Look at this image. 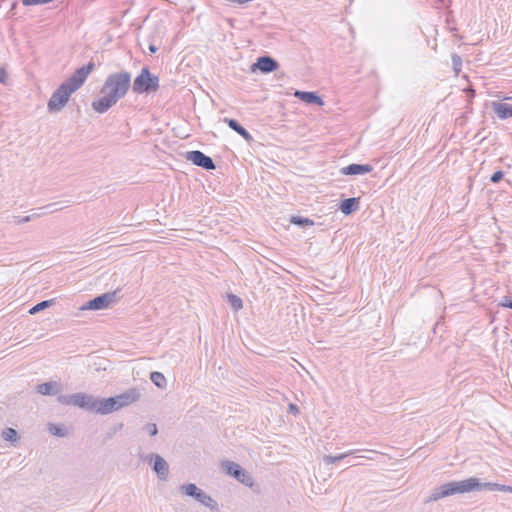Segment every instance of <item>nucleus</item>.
<instances>
[{"instance_id":"f257e3e1","label":"nucleus","mask_w":512,"mask_h":512,"mask_svg":"<svg viewBox=\"0 0 512 512\" xmlns=\"http://www.w3.org/2000/svg\"><path fill=\"white\" fill-rule=\"evenodd\" d=\"M94 68V62L90 61L86 65L76 69L69 78L62 82L52 93L48 101L47 108L49 112L61 111L69 101L70 96L84 84Z\"/></svg>"},{"instance_id":"1a4fd4ad","label":"nucleus","mask_w":512,"mask_h":512,"mask_svg":"<svg viewBox=\"0 0 512 512\" xmlns=\"http://www.w3.org/2000/svg\"><path fill=\"white\" fill-rule=\"evenodd\" d=\"M96 398L86 393L78 392L73 394L72 406L95 412Z\"/></svg>"},{"instance_id":"72a5a7b5","label":"nucleus","mask_w":512,"mask_h":512,"mask_svg":"<svg viewBox=\"0 0 512 512\" xmlns=\"http://www.w3.org/2000/svg\"><path fill=\"white\" fill-rule=\"evenodd\" d=\"M452 63H453L455 70H459V68H457V66H461V64H462L460 56L457 54H453L452 55Z\"/></svg>"},{"instance_id":"c9c22d12","label":"nucleus","mask_w":512,"mask_h":512,"mask_svg":"<svg viewBox=\"0 0 512 512\" xmlns=\"http://www.w3.org/2000/svg\"><path fill=\"white\" fill-rule=\"evenodd\" d=\"M288 413L293 414L294 416L299 414V408L296 404L290 403L288 405Z\"/></svg>"},{"instance_id":"4c0bfd02","label":"nucleus","mask_w":512,"mask_h":512,"mask_svg":"<svg viewBox=\"0 0 512 512\" xmlns=\"http://www.w3.org/2000/svg\"><path fill=\"white\" fill-rule=\"evenodd\" d=\"M502 307L510 308L512 309V300H510L508 297H504V300L500 304Z\"/></svg>"},{"instance_id":"4468645a","label":"nucleus","mask_w":512,"mask_h":512,"mask_svg":"<svg viewBox=\"0 0 512 512\" xmlns=\"http://www.w3.org/2000/svg\"><path fill=\"white\" fill-rule=\"evenodd\" d=\"M103 97H100L94 100L91 104L92 108L98 113L107 112L112 106H114L118 101L113 98L108 93H104Z\"/></svg>"},{"instance_id":"393cba45","label":"nucleus","mask_w":512,"mask_h":512,"mask_svg":"<svg viewBox=\"0 0 512 512\" xmlns=\"http://www.w3.org/2000/svg\"><path fill=\"white\" fill-rule=\"evenodd\" d=\"M290 223L300 226V227H303V228L307 227V226L314 225L313 220L306 218V217H302V216H292L290 219Z\"/></svg>"},{"instance_id":"f8f14e48","label":"nucleus","mask_w":512,"mask_h":512,"mask_svg":"<svg viewBox=\"0 0 512 512\" xmlns=\"http://www.w3.org/2000/svg\"><path fill=\"white\" fill-rule=\"evenodd\" d=\"M141 397V393L139 391V389L137 388H131V389H128L127 391L119 394V395H116V398L118 400V407L123 408V407H126V406H129L130 404L138 401Z\"/></svg>"},{"instance_id":"c03bdc74","label":"nucleus","mask_w":512,"mask_h":512,"mask_svg":"<svg viewBox=\"0 0 512 512\" xmlns=\"http://www.w3.org/2000/svg\"><path fill=\"white\" fill-rule=\"evenodd\" d=\"M359 457L366 458V459H372V457H371V456H369V454H366V455H359Z\"/></svg>"},{"instance_id":"2eb2a0df","label":"nucleus","mask_w":512,"mask_h":512,"mask_svg":"<svg viewBox=\"0 0 512 512\" xmlns=\"http://www.w3.org/2000/svg\"><path fill=\"white\" fill-rule=\"evenodd\" d=\"M294 95L307 104H314L318 106H322L324 104L323 99L316 92L297 90Z\"/></svg>"},{"instance_id":"7c9ffc66","label":"nucleus","mask_w":512,"mask_h":512,"mask_svg":"<svg viewBox=\"0 0 512 512\" xmlns=\"http://www.w3.org/2000/svg\"><path fill=\"white\" fill-rule=\"evenodd\" d=\"M73 394L71 395H59L57 397V401L62 405H71L72 406Z\"/></svg>"},{"instance_id":"bb28decb","label":"nucleus","mask_w":512,"mask_h":512,"mask_svg":"<svg viewBox=\"0 0 512 512\" xmlns=\"http://www.w3.org/2000/svg\"><path fill=\"white\" fill-rule=\"evenodd\" d=\"M2 437L6 441L15 442L18 439V433L13 428H5L2 431Z\"/></svg>"},{"instance_id":"5701e85b","label":"nucleus","mask_w":512,"mask_h":512,"mask_svg":"<svg viewBox=\"0 0 512 512\" xmlns=\"http://www.w3.org/2000/svg\"><path fill=\"white\" fill-rule=\"evenodd\" d=\"M150 380L158 388L163 389L166 387L167 381H166L165 376L161 372H158V371L152 372L150 374Z\"/></svg>"},{"instance_id":"a19ab883","label":"nucleus","mask_w":512,"mask_h":512,"mask_svg":"<svg viewBox=\"0 0 512 512\" xmlns=\"http://www.w3.org/2000/svg\"><path fill=\"white\" fill-rule=\"evenodd\" d=\"M41 214H38V213H34L32 215H28L27 217H29V221H31L32 219L36 218V217H40Z\"/></svg>"},{"instance_id":"0eeeda50","label":"nucleus","mask_w":512,"mask_h":512,"mask_svg":"<svg viewBox=\"0 0 512 512\" xmlns=\"http://www.w3.org/2000/svg\"><path fill=\"white\" fill-rule=\"evenodd\" d=\"M185 159L187 161H190L192 164L208 171L214 170L216 168L213 159L199 150H192L186 152Z\"/></svg>"},{"instance_id":"a211bd4d","label":"nucleus","mask_w":512,"mask_h":512,"mask_svg":"<svg viewBox=\"0 0 512 512\" xmlns=\"http://www.w3.org/2000/svg\"><path fill=\"white\" fill-rule=\"evenodd\" d=\"M339 209L344 215H351L359 209V198L351 197L342 200Z\"/></svg>"},{"instance_id":"2f4dec72","label":"nucleus","mask_w":512,"mask_h":512,"mask_svg":"<svg viewBox=\"0 0 512 512\" xmlns=\"http://www.w3.org/2000/svg\"><path fill=\"white\" fill-rule=\"evenodd\" d=\"M60 203H50L42 207L41 209L46 210L48 213H53L59 210H62L63 207L59 206Z\"/></svg>"},{"instance_id":"cd10ccee","label":"nucleus","mask_w":512,"mask_h":512,"mask_svg":"<svg viewBox=\"0 0 512 512\" xmlns=\"http://www.w3.org/2000/svg\"><path fill=\"white\" fill-rule=\"evenodd\" d=\"M228 301L234 310L238 311L243 307V302L240 297L234 294L228 295Z\"/></svg>"},{"instance_id":"f03ea898","label":"nucleus","mask_w":512,"mask_h":512,"mask_svg":"<svg viewBox=\"0 0 512 512\" xmlns=\"http://www.w3.org/2000/svg\"><path fill=\"white\" fill-rule=\"evenodd\" d=\"M479 487V479L475 477H471L462 481L447 482L441 486L435 487L431 494L424 499V503L427 504L430 502L438 501L442 498L454 494L476 491V489Z\"/></svg>"},{"instance_id":"473e14b6","label":"nucleus","mask_w":512,"mask_h":512,"mask_svg":"<svg viewBox=\"0 0 512 512\" xmlns=\"http://www.w3.org/2000/svg\"><path fill=\"white\" fill-rule=\"evenodd\" d=\"M503 177H504V172H503V171H501V170H498V171L494 172V173L491 175V177H490V181H491L492 183H498V182H500V181L503 179Z\"/></svg>"},{"instance_id":"423d86ee","label":"nucleus","mask_w":512,"mask_h":512,"mask_svg":"<svg viewBox=\"0 0 512 512\" xmlns=\"http://www.w3.org/2000/svg\"><path fill=\"white\" fill-rule=\"evenodd\" d=\"M221 466L228 475L232 476L239 482L246 485L252 484L251 477L247 474L245 469H243L239 464L233 461L225 460L221 463Z\"/></svg>"},{"instance_id":"37998d69","label":"nucleus","mask_w":512,"mask_h":512,"mask_svg":"<svg viewBox=\"0 0 512 512\" xmlns=\"http://www.w3.org/2000/svg\"><path fill=\"white\" fill-rule=\"evenodd\" d=\"M41 214H38V213H34L32 215H28L27 217H29V221H31L32 219L36 218V217H40Z\"/></svg>"},{"instance_id":"aec40b11","label":"nucleus","mask_w":512,"mask_h":512,"mask_svg":"<svg viewBox=\"0 0 512 512\" xmlns=\"http://www.w3.org/2000/svg\"><path fill=\"white\" fill-rule=\"evenodd\" d=\"M359 452L376 453L374 450H350L348 452L339 454L337 456L324 455L323 456V462L326 465L334 464L336 462H339V461L347 458L350 455H354V454L359 453Z\"/></svg>"},{"instance_id":"a18cd8bd","label":"nucleus","mask_w":512,"mask_h":512,"mask_svg":"<svg viewBox=\"0 0 512 512\" xmlns=\"http://www.w3.org/2000/svg\"><path fill=\"white\" fill-rule=\"evenodd\" d=\"M511 343H512V339H511Z\"/></svg>"},{"instance_id":"6e6552de","label":"nucleus","mask_w":512,"mask_h":512,"mask_svg":"<svg viewBox=\"0 0 512 512\" xmlns=\"http://www.w3.org/2000/svg\"><path fill=\"white\" fill-rule=\"evenodd\" d=\"M279 68V63L271 56L264 55L257 58L256 62L252 64L251 71L257 70L261 73H271Z\"/></svg>"},{"instance_id":"f704fd0d","label":"nucleus","mask_w":512,"mask_h":512,"mask_svg":"<svg viewBox=\"0 0 512 512\" xmlns=\"http://www.w3.org/2000/svg\"><path fill=\"white\" fill-rule=\"evenodd\" d=\"M13 219L14 223L18 225L29 222V217L26 216H14Z\"/></svg>"},{"instance_id":"f3484780","label":"nucleus","mask_w":512,"mask_h":512,"mask_svg":"<svg viewBox=\"0 0 512 512\" xmlns=\"http://www.w3.org/2000/svg\"><path fill=\"white\" fill-rule=\"evenodd\" d=\"M224 122L227 123L230 129L242 136L246 141L250 142L253 140L252 135L235 119L224 118Z\"/></svg>"},{"instance_id":"412c9836","label":"nucleus","mask_w":512,"mask_h":512,"mask_svg":"<svg viewBox=\"0 0 512 512\" xmlns=\"http://www.w3.org/2000/svg\"><path fill=\"white\" fill-rule=\"evenodd\" d=\"M479 486L480 487L477 488L476 491L489 490V491H502V492L512 493V486H509V485H504V484H499V483H490V482L481 483L479 481Z\"/></svg>"},{"instance_id":"39448f33","label":"nucleus","mask_w":512,"mask_h":512,"mask_svg":"<svg viewBox=\"0 0 512 512\" xmlns=\"http://www.w3.org/2000/svg\"><path fill=\"white\" fill-rule=\"evenodd\" d=\"M119 292L120 290H115L98 295L86 302L81 307V310H101L108 308L111 304L117 301Z\"/></svg>"},{"instance_id":"c85d7f7f","label":"nucleus","mask_w":512,"mask_h":512,"mask_svg":"<svg viewBox=\"0 0 512 512\" xmlns=\"http://www.w3.org/2000/svg\"><path fill=\"white\" fill-rule=\"evenodd\" d=\"M48 430L54 436L64 437L66 435L65 429L60 425L49 424Z\"/></svg>"},{"instance_id":"e433bc0d","label":"nucleus","mask_w":512,"mask_h":512,"mask_svg":"<svg viewBox=\"0 0 512 512\" xmlns=\"http://www.w3.org/2000/svg\"><path fill=\"white\" fill-rule=\"evenodd\" d=\"M8 79V74L5 68L0 67V83L5 84Z\"/></svg>"},{"instance_id":"b1692460","label":"nucleus","mask_w":512,"mask_h":512,"mask_svg":"<svg viewBox=\"0 0 512 512\" xmlns=\"http://www.w3.org/2000/svg\"><path fill=\"white\" fill-rule=\"evenodd\" d=\"M54 302H55V299L41 301V302L37 303L36 305H34L32 308H30L29 314L34 315L46 308H49L54 304Z\"/></svg>"},{"instance_id":"ea45409f","label":"nucleus","mask_w":512,"mask_h":512,"mask_svg":"<svg viewBox=\"0 0 512 512\" xmlns=\"http://www.w3.org/2000/svg\"><path fill=\"white\" fill-rule=\"evenodd\" d=\"M148 49H149L150 53L154 54V53L157 52L158 47L156 45H154V44H150Z\"/></svg>"},{"instance_id":"7ed1b4c3","label":"nucleus","mask_w":512,"mask_h":512,"mask_svg":"<svg viewBox=\"0 0 512 512\" xmlns=\"http://www.w3.org/2000/svg\"><path fill=\"white\" fill-rule=\"evenodd\" d=\"M131 86V73L128 71L116 72L108 75L101 93H108L117 101L125 97Z\"/></svg>"},{"instance_id":"79ce46f5","label":"nucleus","mask_w":512,"mask_h":512,"mask_svg":"<svg viewBox=\"0 0 512 512\" xmlns=\"http://www.w3.org/2000/svg\"><path fill=\"white\" fill-rule=\"evenodd\" d=\"M41 214H38V213H34L32 215H28L27 217H29V221H31L32 219L36 218V217H40Z\"/></svg>"},{"instance_id":"9d476101","label":"nucleus","mask_w":512,"mask_h":512,"mask_svg":"<svg viewBox=\"0 0 512 512\" xmlns=\"http://www.w3.org/2000/svg\"><path fill=\"white\" fill-rule=\"evenodd\" d=\"M96 408L95 413L101 414V415H107L114 411H117L120 409L118 407V400L116 396L104 398V399H98L96 398Z\"/></svg>"},{"instance_id":"20e7f679","label":"nucleus","mask_w":512,"mask_h":512,"mask_svg":"<svg viewBox=\"0 0 512 512\" xmlns=\"http://www.w3.org/2000/svg\"><path fill=\"white\" fill-rule=\"evenodd\" d=\"M159 89V77L152 74L147 66L142 67L135 77L132 90L137 94H151Z\"/></svg>"},{"instance_id":"dca6fc26","label":"nucleus","mask_w":512,"mask_h":512,"mask_svg":"<svg viewBox=\"0 0 512 512\" xmlns=\"http://www.w3.org/2000/svg\"><path fill=\"white\" fill-rule=\"evenodd\" d=\"M492 109L500 119H508L512 117V105L502 102H492Z\"/></svg>"},{"instance_id":"9b49d317","label":"nucleus","mask_w":512,"mask_h":512,"mask_svg":"<svg viewBox=\"0 0 512 512\" xmlns=\"http://www.w3.org/2000/svg\"><path fill=\"white\" fill-rule=\"evenodd\" d=\"M373 171V166L370 164L352 163L340 169L342 175H364Z\"/></svg>"},{"instance_id":"4be33fe9","label":"nucleus","mask_w":512,"mask_h":512,"mask_svg":"<svg viewBox=\"0 0 512 512\" xmlns=\"http://www.w3.org/2000/svg\"><path fill=\"white\" fill-rule=\"evenodd\" d=\"M180 491L183 494L194 498L195 500L200 498V496H201V494L203 492L200 488H198L193 483H189V484H185V485L180 486Z\"/></svg>"},{"instance_id":"6ab92c4d","label":"nucleus","mask_w":512,"mask_h":512,"mask_svg":"<svg viewBox=\"0 0 512 512\" xmlns=\"http://www.w3.org/2000/svg\"><path fill=\"white\" fill-rule=\"evenodd\" d=\"M61 389V384L55 381L45 382L37 386V392L42 395H56Z\"/></svg>"},{"instance_id":"c756f323","label":"nucleus","mask_w":512,"mask_h":512,"mask_svg":"<svg viewBox=\"0 0 512 512\" xmlns=\"http://www.w3.org/2000/svg\"><path fill=\"white\" fill-rule=\"evenodd\" d=\"M143 430L146 431L150 436H155L158 433V428L155 423L145 424Z\"/></svg>"},{"instance_id":"ddd939ff","label":"nucleus","mask_w":512,"mask_h":512,"mask_svg":"<svg viewBox=\"0 0 512 512\" xmlns=\"http://www.w3.org/2000/svg\"><path fill=\"white\" fill-rule=\"evenodd\" d=\"M151 459H154L153 471L160 480H166L169 474V465L166 460L158 454H151Z\"/></svg>"},{"instance_id":"58836bf2","label":"nucleus","mask_w":512,"mask_h":512,"mask_svg":"<svg viewBox=\"0 0 512 512\" xmlns=\"http://www.w3.org/2000/svg\"><path fill=\"white\" fill-rule=\"evenodd\" d=\"M124 424L123 423H118L117 425H115L113 428H112V432L109 433V437H111L113 434H115L117 431L121 430L123 428Z\"/></svg>"},{"instance_id":"a878e982","label":"nucleus","mask_w":512,"mask_h":512,"mask_svg":"<svg viewBox=\"0 0 512 512\" xmlns=\"http://www.w3.org/2000/svg\"><path fill=\"white\" fill-rule=\"evenodd\" d=\"M197 501L211 509L217 507V502L211 496L207 495L204 491L202 492L200 498L197 499Z\"/></svg>"}]
</instances>
